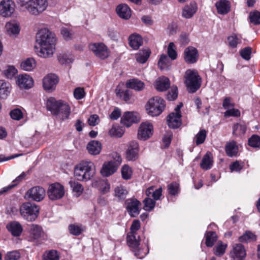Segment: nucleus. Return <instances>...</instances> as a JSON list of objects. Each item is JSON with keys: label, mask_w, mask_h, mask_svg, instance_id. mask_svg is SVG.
Here are the masks:
<instances>
[{"label": "nucleus", "mask_w": 260, "mask_h": 260, "mask_svg": "<svg viewBox=\"0 0 260 260\" xmlns=\"http://www.w3.org/2000/svg\"><path fill=\"white\" fill-rule=\"evenodd\" d=\"M56 42L54 33L47 28L40 29L36 35L35 47L38 55L45 58L51 57L55 50Z\"/></svg>", "instance_id": "obj_1"}, {"label": "nucleus", "mask_w": 260, "mask_h": 260, "mask_svg": "<svg viewBox=\"0 0 260 260\" xmlns=\"http://www.w3.org/2000/svg\"><path fill=\"white\" fill-rule=\"evenodd\" d=\"M48 110L57 118L65 120L69 118L71 114V107L69 104L62 100H56L54 98H50L46 103Z\"/></svg>", "instance_id": "obj_2"}, {"label": "nucleus", "mask_w": 260, "mask_h": 260, "mask_svg": "<svg viewBox=\"0 0 260 260\" xmlns=\"http://www.w3.org/2000/svg\"><path fill=\"white\" fill-rule=\"evenodd\" d=\"M95 174V167L91 161H82L74 169V176L80 181H87L91 179Z\"/></svg>", "instance_id": "obj_3"}, {"label": "nucleus", "mask_w": 260, "mask_h": 260, "mask_svg": "<svg viewBox=\"0 0 260 260\" xmlns=\"http://www.w3.org/2000/svg\"><path fill=\"white\" fill-rule=\"evenodd\" d=\"M114 160L105 161L102 166L101 173L104 177H109L113 175L118 169L122 162L121 156L117 153L112 155Z\"/></svg>", "instance_id": "obj_4"}, {"label": "nucleus", "mask_w": 260, "mask_h": 260, "mask_svg": "<svg viewBox=\"0 0 260 260\" xmlns=\"http://www.w3.org/2000/svg\"><path fill=\"white\" fill-rule=\"evenodd\" d=\"M185 83L189 92H195L201 86V78L195 70H187L185 74Z\"/></svg>", "instance_id": "obj_5"}, {"label": "nucleus", "mask_w": 260, "mask_h": 260, "mask_svg": "<svg viewBox=\"0 0 260 260\" xmlns=\"http://www.w3.org/2000/svg\"><path fill=\"white\" fill-rule=\"evenodd\" d=\"M165 106V101L164 99L157 96L148 101L146 105V110L150 115L157 116L162 113Z\"/></svg>", "instance_id": "obj_6"}, {"label": "nucleus", "mask_w": 260, "mask_h": 260, "mask_svg": "<svg viewBox=\"0 0 260 260\" xmlns=\"http://www.w3.org/2000/svg\"><path fill=\"white\" fill-rule=\"evenodd\" d=\"M39 210V206L28 202L23 204L20 208L21 216L28 221H34L38 217Z\"/></svg>", "instance_id": "obj_7"}, {"label": "nucleus", "mask_w": 260, "mask_h": 260, "mask_svg": "<svg viewBox=\"0 0 260 260\" xmlns=\"http://www.w3.org/2000/svg\"><path fill=\"white\" fill-rule=\"evenodd\" d=\"M65 194L64 186L60 183L56 182L50 184L48 188L47 195L51 201L61 199Z\"/></svg>", "instance_id": "obj_8"}, {"label": "nucleus", "mask_w": 260, "mask_h": 260, "mask_svg": "<svg viewBox=\"0 0 260 260\" xmlns=\"http://www.w3.org/2000/svg\"><path fill=\"white\" fill-rule=\"evenodd\" d=\"M47 6V0H31L25 10L30 14L37 16L43 12Z\"/></svg>", "instance_id": "obj_9"}, {"label": "nucleus", "mask_w": 260, "mask_h": 260, "mask_svg": "<svg viewBox=\"0 0 260 260\" xmlns=\"http://www.w3.org/2000/svg\"><path fill=\"white\" fill-rule=\"evenodd\" d=\"M182 106V103H180L175 108V112L168 115L167 122L170 128H177L180 126L181 124L180 109Z\"/></svg>", "instance_id": "obj_10"}, {"label": "nucleus", "mask_w": 260, "mask_h": 260, "mask_svg": "<svg viewBox=\"0 0 260 260\" xmlns=\"http://www.w3.org/2000/svg\"><path fill=\"white\" fill-rule=\"evenodd\" d=\"M89 49L94 55L102 59L107 58L109 51L105 45L102 43H94L89 45Z\"/></svg>", "instance_id": "obj_11"}, {"label": "nucleus", "mask_w": 260, "mask_h": 260, "mask_svg": "<svg viewBox=\"0 0 260 260\" xmlns=\"http://www.w3.org/2000/svg\"><path fill=\"white\" fill-rule=\"evenodd\" d=\"M153 127L149 122L142 123L138 131L137 137L138 139L146 141L149 139L153 135Z\"/></svg>", "instance_id": "obj_12"}, {"label": "nucleus", "mask_w": 260, "mask_h": 260, "mask_svg": "<svg viewBox=\"0 0 260 260\" xmlns=\"http://www.w3.org/2000/svg\"><path fill=\"white\" fill-rule=\"evenodd\" d=\"M45 194V190L42 187L37 186L28 189L25 197L34 201L40 202L44 199Z\"/></svg>", "instance_id": "obj_13"}, {"label": "nucleus", "mask_w": 260, "mask_h": 260, "mask_svg": "<svg viewBox=\"0 0 260 260\" xmlns=\"http://www.w3.org/2000/svg\"><path fill=\"white\" fill-rule=\"evenodd\" d=\"M15 11V4L12 0H3L0 3V15L4 17H9Z\"/></svg>", "instance_id": "obj_14"}, {"label": "nucleus", "mask_w": 260, "mask_h": 260, "mask_svg": "<svg viewBox=\"0 0 260 260\" xmlns=\"http://www.w3.org/2000/svg\"><path fill=\"white\" fill-rule=\"evenodd\" d=\"M126 208L131 217H136L141 210V203L136 199H128L125 201Z\"/></svg>", "instance_id": "obj_15"}, {"label": "nucleus", "mask_w": 260, "mask_h": 260, "mask_svg": "<svg viewBox=\"0 0 260 260\" xmlns=\"http://www.w3.org/2000/svg\"><path fill=\"white\" fill-rule=\"evenodd\" d=\"M123 84H119L116 88L115 92L117 96L123 100L127 103H131L134 101L132 98V91L128 89H124Z\"/></svg>", "instance_id": "obj_16"}, {"label": "nucleus", "mask_w": 260, "mask_h": 260, "mask_svg": "<svg viewBox=\"0 0 260 260\" xmlns=\"http://www.w3.org/2000/svg\"><path fill=\"white\" fill-rule=\"evenodd\" d=\"M140 228V222L139 220H134L131 226V232L127 235V243L128 245L134 246V241L140 239V237L137 234V231Z\"/></svg>", "instance_id": "obj_17"}, {"label": "nucleus", "mask_w": 260, "mask_h": 260, "mask_svg": "<svg viewBox=\"0 0 260 260\" xmlns=\"http://www.w3.org/2000/svg\"><path fill=\"white\" fill-rule=\"evenodd\" d=\"M16 83L21 89H28L34 86V80L28 75L21 74L17 77Z\"/></svg>", "instance_id": "obj_18"}, {"label": "nucleus", "mask_w": 260, "mask_h": 260, "mask_svg": "<svg viewBox=\"0 0 260 260\" xmlns=\"http://www.w3.org/2000/svg\"><path fill=\"white\" fill-rule=\"evenodd\" d=\"M246 255V250L241 244H236L233 246L230 256L234 260H243Z\"/></svg>", "instance_id": "obj_19"}, {"label": "nucleus", "mask_w": 260, "mask_h": 260, "mask_svg": "<svg viewBox=\"0 0 260 260\" xmlns=\"http://www.w3.org/2000/svg\"><path fill=\"white\" fill-rule=\"evenodd\" d=\"M199 54L197 49L193 47H187L184 52V59L187 63H194L198 59Z\"/></svg>", "instance_id": "obj_20"}, {"label": "nucleus", "mask_w": 260, "mask_h": 260, "mask_svg": "<svg viewBox=\"0 0 260 260\" xmlns=\"http://www.w3.org/2000/svg\"><path fill=\"white\" fill-rule=\"evenodd\" d=\"M138 143L134 141L131 142L126 151V159L128 161L135 160L138 156Z\"/></svg>", "instance_id": "obj_21"}, {"label": "nucleus", "mask_w": 260, "mask_h": 260, "mask_svg": "<svg viewBox=\"0 0 260 260\" xmlns=\"http://www.w3.org/2000/svg\"><path fill=\"white\" fill-rule=\"evenodd\" d=\"M58 82V78L55 75L48 74L43 79V87L46 91H52L55 89Z\"/></svg>", "instance_id": "obj_22"}, {"label": "nucleus", "mask_w": 260, "mask_h": 260, "mask_svg": "<svg viewBox=\"0 0 260 260\" xmlns=\"http://www.w3.org/2000/svg\"><path fill=\"white\" fill-rule=\"evenodd\" d=\"M5 29L6 34L12 38H16L20 31L19 24L13 21L7 22L5 24Z\"/></svg>", "instance_id": "obj_23"}, {"label": "nucleus", "mask_w": 260, "mask_h": 260, "mask_svg": "<svg viewBox=\"0 0 260 260\" xmlns=\"http://www.w3.org/2000/svg\"><path fill=\"white\" fill-rule=\"evenodd\" d=\"M140 239L134 241V246L128 245L132 251L134 253L135 255L140 259L144 258L148 253L147 248H142L139 246Z\"/></svg>", "instance_id": "obj_24"}, {"label": "nucleus", "mask_w": 260, "mask_h": 260, "mask_svg": "<svg viewBox=\"0 0 260 260\" xmlns=\"http://www.w3.org/2000/svg\"><path fill=\"white\" fill-rule=\"evenodd\" d=\"M197 10V4L194 2H191L184 6L182 10V16L185 18L189 19L194 15Z\"/></svg>", "instance_id": "obj_25"}, {"label": "nucleus", "mask_w": 260, "mask_h": 260, "mask_svg": "<svg viewBox=\"0 0 260 260\" xmlns=\"http://www.w3.org/2000/svg\"><path fill=\"white\" fill-rule=\"evenodd\" d=\"M137 121L136 113L133 112H126L121 118V123L127 127Z\"/></svg>", "instance_id": "obj_26"}, {"label": "nucleus", "mask_w": 260, "mask_h": 260, "mask_svg": "<svg viewBox=\"0 0 260 260\" xmlns=\"http://www.w3.org/2000/svg\"><path fill=\"white\" fill-rule=\"evenodd\" d=\"M6 228L8 231L14 237L19 236L23 231V228L21 224L16 221L8 223Z\"/></svg>", "instance_id": "obj_27"}, {"label": "nucleus", "mask_w": 260, "mask_h": 260, "mask_svg": "<svg viewBox=\"0 0 260 260\" xmlns=\"http://www.w3.org/2000/svg\"><path fill=\"white\" fill-rule=\"evenodd\" d=\"M127 88H131L137 91H142L145 88V84L138 79H131L127 80L125 83Z\"/></svg>", "instance_id": "obj_28"}, {"label": "nucleus", "mask_w": 260, "mask_h": 260, "mask_svg": "<svg viewBox=\"0 0 260 260\" xmlns=\"http://www.w3.org/2000/svg\"><path fill=\"white\" fill-rule=\"evenodd\" d=\"M217 13L221 15H225L231 10L230 2L227 0H219L215 4Z\"/></svg>", "instance_id": "obj_29"}, {"label": "nucleus", "mask_w": 260, "mask_h": 260, "mask_svg": "<svg viewBox=\"0 0 260 260\" xmlns=\"http://www.w3.org/2000/svg\"><path fill=\"white\" fill-rule=\"evenodd\" d=\"M116 10L118 15L122 19L127 20L131 16V10L126 4L118 5Z\"/></svg>", "instance_id": "obj_30"}, {"label": "nucleus", "mask_w": 260, "mask_h": 260, "mask_svg": "<svg viewBox=\"0 0 260 260\" xmlns=\"http://www.w3.org/2000/svg\"><path fill=\"white\" fill-rule=\"evenodd\" d=\"M102 147V144L99 141L92 140L87 144L86 149L90 154L96 155L100 153Z\"/></svg>", "instance_id": "obj_31"}, {"label": "nucleus", "mask_w": 260, "mask_h": 260, "mask_svg": "<svg viewBox=\"0 0 260 260\" xmlns=\"http://www.w3.org/2000/svg\"><path fill=\"white\" fill-rule=\"evenodd\" d=\"M155 88L159 91H164L168 89L170 87L169 79L165 77L159 78L155 82Z\"/></svg>", "instance_id": "obj_32"}, {"label": "nucleus", "mask_w": 260, "mask_h": 260, "mask_svg": "<svg viewBox=\"0 0 260 260\" xmlns=\"http://www.w3.org/2000/svg\"><path fill=\"white\" fill-rule=\"evenodd\" d=\"M11 84L4 80H0V98L6 99L10 94L11 90Z\"/></svg>", "instance_id": "obj_33"}, {"label": "nucleus", "mask_w": 260, "mask_h": 260, "mask_svg": "<svg viewBox=\"0 0 260 260\" xmlns=\"http://www.w3.org/2000/svg\"><path fill=\"white\" fill-rule=\"evenodd\" d=\"M129 46L135 50L138 49L143 44L142 37L138 34H133L128 38Z\"/></svg>", "instance_id": "obj_34"}, {"label": "nucleus", "mask_w": 260, "mask_h": 260, "mask_svg": "<svg viewBox=\"0 0 260 260\" xmlns=\"http://www.w3.org/2000/svg\"><path fill=\"white\" fill-rule=\"evenodd\" d=\"M213 158L212 154L210 152H207L204 156L200 164L202 169L205 170H208L211 168L213 165Z\"/></svg>", "instance_id": "obj_35"}, {"label": "nucleus", "mask_w": 260, "mask_h": 260, "mask_svg": "<svg viewBox=\"0 0 260 260\" xmlns=\"http://www.w3.org/2000/svg\"><path fill=\"white\" fill-rule=\"evenodd\" d=\"M225 149L226 154L230 157L236 156L238 152V147L234 141L227 143Z\"/></svg>", "instance_id": "obj_36"}, {"label": "nucleus", "mask_w": 260, "mask_h": 260, "mask_svg": "<svg viewBox=\"0 0 260 260\" xmlns=\"http://www.w3.org/2000/svg\"><path fill=\"white\" fill-rule=\"evenodd\" d=\"M150 53L151 52L149 49L142 50L136 54L135 57L138 62L144 63L148 59Z\"/></svg>", "instance_id": "obj_37"}, {"label": "nucleus", "mask_w": 260, "mask_h": 260, "mask_svg": "<svg viewBox=\"0 0 260 260\" xmlns=\"http://www.w3.org/2000/svg\"><path fill=\"white\" fill-rule=\"evenodd\" d=\"M42 228L37 224H32L30 226L29 233L30 238L36 240L40 238L42 234Z\"/></svg>", "instance_id": "obj_38"}, {"label": "nucleus", "mask_w": 260, "mask_h": 260, "mask_svg": "<svg viewBox=\"0 0 260 260\" xmlns=\"http://www.w3.org/2000/svg\"><path fill=\"white\" fill-rule=\"evenodd\" d=\"M36 66V62L33 58H28L21 63V68L26 71H32Z\"/></svg>", "instance_id": "obj_39"}, {"label": "nucleus", "mask_w": 260, "mask_h": 260, "mask_svg": "<svg viewBox=\"0 0 260 260\" xmlns=\"http://www.w3.org/2000/svg\"><path fill=\"white\" fill-rule=\"evenodd\" d=\"M242 37L240 35L232 34L228 38L229 45L232 48H236L242 42Z\"/></svg>", "instance_id": "obj_40"}, {"label": "nucleus", "mask_w": 260, "mask_h": 260, "mask_svg": "<svg viewBox=\"0 0 260 260\" xmlns=\"http://www.w3.org/2000/svg\"><path fill=\"white\" fill-rule=\"evenodd\" d=\"M234 135L239 136L244 135L246 131V126L244 123L235 124L233 127Z\"/></svg>", "instance_id": "obj_41"}, {"label": "nucleus", "mask_w": 260, "mask_h": 260, "mask_svg": "<svg viewBox=\"0 0 260 260\" xmlns=\"http://www.w3.org/2000/svg\"><path fill=\"white\" fill-rule=\"evenodd\" d=\"M206 245L207 247H212L217 240L216 234L214 232H208L205 234Z\"/></svg>", "instance_id": "obj_42"}, {"label": "nucleus", "mask_w": 260, "mask_h": 260, "mask_svg": "<svg viewBox=\"0 0 260 260\" xmlns=\"http://www.w3.org/2000/svg\"><path fill=\"white\" fill-rule=\"evenodd\" d=\"M69 184L73 191L76 193L77 197L80 196L82 193L84 188L81 184L75 181H70Z\"/></svg>", "instance_id": "obj_43"}, {"label": "nucleus", "mask_w": 260, "mask_h": 260, "mask_svg": "<svg viewBox=\"0 0 260 260\" xmlns=\"http://www.w3.org/2000/svg\"><path fill=\"white\" fill-rule=\"evenodd\" d=\"M43 258V260H59V255L56 250H50L44 253Z\"/></svg>", "instance_id": "obj_44"}, {"label": "nucleus", "mask_w": 260, "mask_h": 260, "mask_svg": "<svg viewBox=\"0 0 260 260\" xmlns=\"http://www.w3.org/2000/svg\"><path fill=\"white\" fill-rule=\"evenodd\" d=\"M128 192L126 189L122 186H117L115 188L114 196L119 200H123L126 198Z\"/></svg>", "instance_id": "obj_45"}, {"label": "nucleus", "mask_w": 260, "mask_h": 260, "mask_svg": "<svg viewBox=\"0 0 260 260\" xmlns=\"http://www.w3.org/2000/svg\"><path fill=\"white\" fill-rule=\"evenodd\" d=\"M207 132L205 129H201L195 136L194 138V141L197 145H199L203 144L206 138Z\"/></svg>", "instance_id": "obj_46"}, {"label": "nucleus", "mask_w": 260, "mask_h": 260, "mask_svg": "<svg viewBox=\"0 0 260 260\" xmlns=\"http://www.w3.org/2000/svg\"><path fill=\"white\" fill-rule=\"evenodd\" d=\"M170 65L169 58L166 54L160 56L158 62V66L161 70L167 69Z\"/></svg>", "instance_id": "obj_47"}, {"label": "nucleus", "mask_w": 260, "mask_h": 260, "mask_svg": "<svg viewBox=\"0 0 260 260\" xmlns=\"http://www.w3.org/2000/svg\"><path fill=\"white\" fill-rule=\"evenodd\" d=\"M226 247L227 244H223L221 241H219L214 248V253L217 256H221L225 253Z\"/></svg>", "instance_id": "obj_48"}, {"label": "nucleus", "mask_w": 260, "mask_h": 260, "mask_svg": "<svg viewBox=\"0 0 260 260\" xmlns=\"http://www.w3.org/2000/svg\"><path fill=\"white\" fill-rule=\"evenodd\" d=\"M121 172L122 178L125 180L129 179L133 174L132 168L127 165H124L122 167Z\"/></svg>", "instance_id": "obj_49"}, {"label": "nucleus", "mask_w": 260, "mask_h": 260, "mask_svg": "<svg viewBox=\"0 0 260 260\" xmlns=\"http://www.w3.org/2000/svg\"><path fill=\"white\" fill-rule=\"evenodd\" d=\"M256 240V236L250 231L246 232L242 236L239 238V240L241 242H248Z\"/></svg>", "instance_id": "obj_50"}, {"label": "nucleus", "mask_w": 260, "mask_h": 260, "mask_svg": "<svg viewBox=\"0 0 260 260\" xmlns=\"http://www.w3.org/2000/svg\"><path fill=\"white\" fill-rule=\"evenodd\" d=\"M167 53L169 57L172 60H175L177 58L176 47L174 43L171 42L169 43L167 49Z\"/></svg>", "instance_id": "obj_51"}, {"label": "nucleus", "mask_w": 260, "mask_h": 260, "mask_svg": "<svg viewBox=\"0 0 260 260\" xmlns=\"http://www.w3.org/2000/svg\"><path fill=\"white\" fill-rule=\"evenodd\" d=\"M60 32L65 40H69L72 38L73 32L70 26H62L61 28Z\"/></svg>", "instance_id": "obj_52"}, {"label": "nucleus", "mask_w": 260, "mask_h": 260, "mask_svg": "<svg viewBox=\"0 0 260 260\" xmlns=\"http://www.w3.org/2000/svg\"><path fill=\"white\" fill-rule=\"evenodd\" d=\"M249 19L250 22L254 25L260 24V12L257 11L251 12L249 14Z\"/></svg>", "instance_id": "obj_53"}, {"label": "nucleus", "mask_w": 260, "mask_h": 260, "mask_svg": "<svg viewBox=\"0 0 260 260\" xmlns=\"http://www.w3.org/2000/svg\"><path fill=\"white\" fill-rule=\"evenodd\" d=\"M17 73V70L12 66H8L4 71L5 76L8 79H12Z\"/></svg>", "instance_id": "obj_54"}, {"label": "nucleus", "mask_w": 260, "mask_h": 260, "mask_svg": "<svg viewBox=\"0 0 260 260\" xmlns=\"http://www.w3.org/2000/svg\"><path fill=\"white\" fill-rule=\"evenodd\" d=\"M168 189L171 195L175 196L179 191V185L177 182H172L168 185Z\"/></svg>", "instance_id": "obj_55"}, {"label": "nucleus", "mask_w": 260, "mask_h": 260, "mask_svg": "<svg viewBox=\"0 0 260 260\" xmlns=\"http://www.w3.org/2000/svg\"><path fill=\"white\" fill-rule=\"evenodd\" d=\"M143 209L146 211H150L154 208L155 202L150 198H146L143 201Z\"/></svg>", "instance_id": "obj_56"}, {"label": "nucleus", "mask_w": 260, "mask_h": 260, "mask_svg": "<svg viewBox=\"0 0 260 260\" xmlns=\"http://www.w3.org/2000/svg\"><path fill=\"white\" fill-rule=\"evenodd\" d=\"M249 145L252 147H260V137L257 135H253L248 140Z\"/></svg>", "instance_id": "obj_57"}, {"label": "nucleus", "mask_w": 260, "mask_h": 260, "mask_svg": "<svg viewBox=\"0 0 260 260\" xmlns=\"http://www.w3.org/2000/svg\"><path fill=\"white\" fill-rule=\"evenodd\" d=\"M251 48L250 47H247L243 49H242L240 54L241 56L244 59L248 60L250 58V55L251 54Z\"/></svg>", "instance_id": "obj_58"}, {"label": "nucleus", "mask_w": 260, "mask_h": 260, "mask_svg": "<svg viewBox=\"0 0 260 260\" xmlns=\"http://www.w3.org/2000/svg\"><path fill=\"white\" fill-rule=\"evenodd\" d=\"M20 257V254L17 251H13L8 252L5 256V260H18Z\"/></svg>", "instance_id": "obj_59"}, {"label": "nucleus", "mask_w": 260, "mask_h": 260, "mask_svg": "<svg viewBox=\"0 0 260 260\" xmlns=\"http://www.w3.org/2000/svg\"><path fill=\"white\" fill-rule=\"evenodd\" d=\"M10 115L11 118L14 120H19L23 117V114L21 110L19 109H15L12 110Z\"/></svg>", "instance_id": "obj_60"}, {"label": "nucleus", "mask_w": 260, "mask_h": 260, "mask_svg": "<svg viewBox=\"0 0 260 260\" xmlns=\"http://www.w3.org/2000/svg\"><path fill=\"white\" fill-rule=\"evenodd\" d=\"M225 117H239L240 116V111L237 109L232 108L226 110L224 113Z\"/></svg>", "instance_id": "obj_61"}, {"label": "nucleus", "mask_w": 260, "mask_h": 260, "mask_svg": "<svg viewBox=\"0 0 260 260\" xmlns=\"http://www.w3.org/2000/svg\"><path fill=\"white\" fill-rule=\"evenodd\" d=\"M74 95L77 100H81L85 95V92L83 88H76L74 91Z\"/></svg>", "instance_id": "obj_62"}, {"label": "nucleus", "mask_w": 260, "mask_h": 260, "mask_svg": "<svg viewBox=\"0 0 260 260\" xmlns=\"http://www.w3.org/2000/svg\"><path fill=\"white\" fill-rule=\"evenodd\" d=\"M178 96L177 87H173L167 94V97L169 101L175 100Z\"/></svg>", "instance_id": "obj_63"}, {"label": "nucleus", "mask_w": 260, "mask_h": 260, "mask_svg": "<svg viewBox=\"0 0 260 260\" xmlns=\"http://www.w3.org/2000/svg\"><path fill=\"white\" fill-rule=\"evenodd\" d=\"M69 230L71 234L74 235H79L82 232V229L81 227L75 224L70 225Z\"/></svg>", "instance_id": "obj_64"}]
</instances>
